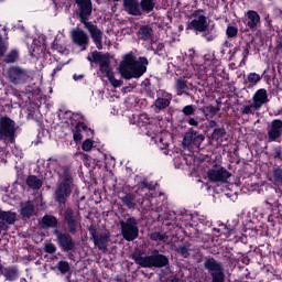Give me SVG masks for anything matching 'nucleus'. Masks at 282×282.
<instances>
[{"mask_svg": "<svg viewBox=\"0 0 282 282\" xmlns=\"http://www.w3.org/2000/svg\"><path fill=\"white\" fill-rule=\"evenodd\" d=\"M2 276H4L6 281H10V282L18 281L20 276L19 267L17 265L4 267Z\"/></svg>", "mask_w": 282, "mask_h": 282, "instance_id": "obj_23", "label": "nucleus"}, {"mask_svg": "<svg viewBox=\"0 0 282 282\" xmlns=\"http://www.w3.org/2000/svg\"><path fill=\"white\" fill-rule=\"evenodd\" d=\"M132 259L134 263L140 268H166L169 265V257L160 253V250L153 249L150 256H143L142 252L132 253Z\"/></svg>", "mask_w": 282, "mask_h": 282, "instance_id": "obj_4", "label": "nucleus"}, {"mask_svg": "<svg viewBox=\"0 0 282 282\" xmlns=\"http://www.w3.org/2000/svg\"><path fill=\"white\" fill-rule=\"evenodd\" d=\"M17 131L19 126L17 121L7 115L0 116V141L4 144H14L17 142Z\"/></svg>", "mask_w": 282, "mask_h": 282, "instance_id": "obj_6", "label": "nucleus"}, {"mask_svg": "<svg viewBox=\"0 0 282 282\" xmlns=\"http://www.w3.org/2000/svg\"><path fill=\"white\" fill-rule=\"evenodd\" d=\"M123 9L131 17L151 14L155 10V0H123Z\"/></svg>", "mask_w": 282, "mask_h": 282, "instance_id": "obj_5", "label": "nucleus"}, {"mask_svg": "<svg viewBox=\"0 0 282 282\" xmlns=\"http://www.w3.org/2000/svg\"><path fill=\"white\" fill-rule=\"evenodd\" d=\"M204 61L205 63H212L213 65H217V63H219V59L215 56V52L205 54Z\"/></svg>", "mask_w": 282, "mask_h": 282, "instance_id": "obj_43", "label": "nucleus"}, {"mask_svg": "<svg viewBox=\"0 0 282 282\" xmlns=\"http://www.w3.org/2000/svg\"><path fill=\"white\" fill-rule=\"evenodd\" d=\"M6 52H8V46L6 41H3V35L0 34V58L6 56Z\"/></svg>", "mask_w": 282, "mask_h": 282, "instance_id": "obj_47", "label": "nucleus"}, {"mask_svg": "<svg viewBox=\"0 0 282 282\" xmlns=\"http://www.w3.org/2000/svg\"><path fill=\"white\" fill-rule=\"evenodd\" d=\"M274 151H275L274 159L275 160H282V149H281V147L275 148Z\"/></svg>", "mask_w": 282, "mask_h": 282, "instance_id": "obj_58", "label": "nucleus"}, {"mask_svg": "<svg viewBox=\"0 0 282 282\" xmlns=\"http://www.w3.org/2000/svg\"><path fill=\"white\" fill-rule=\"evenodd\" d=\"M44 251L47 252V254H54V252H56V245H54L52 242L45 245Z\"/></svg>", "mask_w": 282, "mask_h": 282, "instance_id": "obj_50", "label": "nucleus"}, {"mask_svg": "<svg viewBox=\"0 0 282 282\" xmlns=\"http://www.w3.org/2000/svg\"><path fill=\"white\" fill-rule=\"evenodd\" d=\"M25 184L33 191H41L43 181H41L36 175H29L25 180Z\"/></svg>", "mask_w": 282, "mask_h": 282, "instance_id": "obj_26", "label": "nucleus"}, {"mask_svg": "<svg viewBox=\"0 0 282 282\" xmlns=\"http://www.w3.org/2000/svg\"><path fill=\"white\" fill-rule=\"evenodd\" d=\"M138 191H155V183L144 178L138 183Z\"/></svg>", "mask_w": 282, "mask_h": 282, "instance_id": "obj_32", "label": "nucleus"}, {"mask_svg": "<svg viewBox=\"0 0 282 282\" xmlns=\"http://www.w3.org/2000/svg\"><path fill=\"white\" fill-rule=\"evenodd\" d=\"M220 110L221 109L219 108V106L215 107L213 105L200 108V111L202 113H204V116H208L209 113L210 116H217V113H219Z\"/></svg>", "mask_w": 282, "mask_h": 282, "instance_id": "obj_34", "label": "nucleus"}, {"mask_svg": "<svg viewBox=\"0 0 282 282\" xmlns=\"http://www.w3.org/2000/svg\"><path fill=\"white\" fill-rule=\"evenodd\" d=\"M226 47H232V43H230V42H228V41H225V42L221 44V51H220L221 54H226Z\"/></svg>", "mask_w": 282, "mask_h": 282, "instance_id": "obj_56", "label": "nucleus"}, {"mask_svg": "<svg viewBox=\"0 0 282 282\" xmlns=\"http://www.w3.org/2000/svg\"><path fill=\"white\" fill-rule=\"evenodd\" d=\"M75 129H77L82 133L83 131H85L86 133H91V135H94V130L87 127V123H85V121H78L75 126Z\"/></svg>", "mask_w": 282, "mask_h": 282, "instance_id": "obj_39", "label": "nucleus"}, {"mask_svg": "<svg viewBox=\"0 0 282 282\" xmlns=\"http://www.w3.org/2000/svg\"><path fill=\"white\" fill-rule=\"evenodd\" d=\"M205 270L208 271V274L212 276V282H225L226 273L224 270V264L218 262L215 258H206L204 262Z\"/></svg>", "mask_w": 282, "mask_h": 282, "instance_id": "obj_7", "label": "nucleus"}, {"mask_svg": "<svg viewBox=\"0 0 282 282\" xmlns=\"http://www.w3.org/2000/svg\"><path fill=\"white\" fill-rule=\"evenodd\" d=\"M53 235L56 237L57 246L62 252H74L76 250V241L72 237V234L54 229Z\"/></svg>", "mask_w": 282, "mask_h": 282, "instance_id": "obj_9", "label": "nucleus"}, {"mask_svg": "<svg viewBox=\"0 0 282 282\" xmlns=\"http://www.w3.org/2000/svg\"><path fill=\"white\" fill-rule=\"evenodd\" d=\"M99 72L108 78L109 83L112 85V87L118 88L122 87V79H116V76L113 75V69H111V61L106 59L105 62H101L99 64Z\"/></svg>", "mask_w": 282, "mask_h": 282, "instance_id": "obj_15", "label": "nucleus"}, {"mask_svg": "<svg viewBox=\"0 0 282 282\" xmlns=\"http://www.w3.org/2000/svg\"><path fill=\"white\" fill-rule=\"evenodd\" d=\"M176 89L178 91H184L185 89H188V85L186 84V80L178 78L176 82Z\"/></svg>", "mask_w": 282, "mask_h": 282, "instance_id": "obj_46", "label": "nucleus"}, {"mask_svg": "<svg viewBox=\"0 0 282 282\" xmlns=\"http://www.w3.org/2000/svg\"><path fill=\"white\" fill-rule=\"evenodd\" d=\"M265 206H268V210H274V208H279L281 204H279V200H272V198H269L264 200Z\"/></svg>", "mask_w": 282, "mask_h": 282, "instance_id": "obj_45", "label": "nucleus"}, {"mask_svg": "<svg viewBox=\"0 0 282 282\" xmlns=\"http://www.w3.org/2000/svg\"><path fill=\"white\" fill-rule=\"evenodd\" d=\"M94 148V141H91V139H86L83 144H82V149L83 151H89L90 149Z\"/></svg>", "mask_w": 282, "mask_h": 282, "instance_id": "obj_49", "label": "nucleus"}, {"mask_svg": "<svg viewBox=\"0 0 282 282\" xmlns=\"http://www.w3.org/2000/svg\"><path fill=\"white\" fill-rule=\"evenodd\" d=\"M195 111H197V106L195 105H187V106H184L182 109V113L186 118H191V116H195Z\"/></svg>", "mask_w": 282, "mask_h": 282, "instance_id": "obj_35", "label": "nucleus"}, {"mask_svg": "<svg viewBox=\"0 0 282 282\" xmlns=\"http://www.w3.org/2000/svg\"><path fill=\"white\" fill-rule=\"evenodd\" d=\"M254 109H257V106H254V102L251 105H246L241 108V113L242 116L254 115Z\"/></svg>", "mask_w": 282, "mask_h": 282, "instance_id": "obj_42", "label": "nucleus"}, {"mask_svg": "<svg viewBox=\"0 0 282 282\" xmlns=\"http://www.w3.org/2000/svg\"><path fill=\"white\" fill-rule=\"evenodd\" d=\"M261 75L257 74V73H249L247 76V83L248 84V89H252V87H254L256 85H259V83H261Z\"/></svg>", "mask_w": 282, "mask_h": 282, "instance_id": "obj_30", "label": "nucleus"}, {"mask_svg": "<svg viewBox=\"0 0 282 282\" xmlns=\"http://www.w3.org/2000/svg\"><path fill=\"white\" fill-rule=\"evenodd\" d=\"M202 13H204L202 9L191 13L189 18L193 20L187 22L186 30H193L195 34H202L207 43H213L217 39V24L215 22L209 24L208 18Z\"/></svg>", "mask_w": 282, "mask_h": 282, "instance_id": "obj_1", "label": "nucleus"}, {"mask_svg": "<svg viewBox=\"0 0 282 282\" xmlns=\"http://www.w3.org/2000/svg\"><path fill=\"white\" fill-rule=\"evenodd\" d=\"M108 58H109V55L101 54L98 51H94L91 53V57L88 56L87 61H89V63H99V65H100V64L105 63Z\"/></svg>", "mask_w": 282, "mask_h": 282, "instance_id": "obj_29", "label": "nucleus"}, {"mask_svg": "<svg viewBox=\"0 0 282 282\" xmlns=\"http://www.w3.org/2000/svg\"><path fill=\"white\" fill-rule=\"evenodd\" d=\"M159 96L154 101V111L155 113H160V111H164L167 107H171V100H173V95L171 93H166L165 90H159Z\"/></svg>", "mask_w": 282, "mask_h": 282, "instance_id": "obj_16", "label": "nucleus"}, {"mask_svg": "<svg viewBox=\"0 0 282 282\" xmlns=\"http://www.w3.org/2000/svg\"><path fill=\"white\" fill-rule=\"evenodd\" d=\"M147 65H149V59L147 57H139V59H137L133 52H130L123 56L119 66V72L124 80L142 78V76L147 74Z\"/></svg>", "mask_w": 282, "mask_h": 282, "instance_id": "obj_2", "label": "nucleus"}, {"mask_svg": "<svg viewBox=\"0 0 282 282\" xmlns=\"http://www.w3.org/2000/svg\"><path fill=\"white\" fill-rule=\"evenodd\" d=\"M121 234L126 241H135L140 230L138 229V220L135 217H129L126 221H120Z\"/></svg>", "mask_w": 282, "mask_h": 282, "instance_id": "obj_10", "label": "nucleus"}, {"mask_svg": "<svg viewBox=\"0 0 282 282\" xmlns=\"http://www.w3.org/2000/svg\"><path fill=\"white\" fill-rule=\"evenodd\" d=\"M267 23H268V28H272V20H269Z\"/></svg>", "mask_w": 282, "mask_h": 282, "instance_id": "obj_64", "label": "nucleus"}, {"mask_svg": "<svg viewBox=\"0 0 282 282\" xmlns=\"http://www.w3.org/2000/svg\"><path fill=\"white\" fill-rule=\"evenodd\" d=\"M177 252L181 257H184V259H186V257H188V247L180 246Z\"/></svg>", "mask_w": 282, "mask_h": 282, "instance_id": "obj_52", "label": "nucleus"}, {"mask_svg": "<svg viewBox=\"0 0 282 282\" xmlns=\"http://www.w3.org/2000/svg\"><path fill=\"white\" fill-rule=\"evenodd\" d=\"M121 202H122L123 206L129 208V210H134V208L137 206V204H135V194H133V193H126L121 197Z\"/></svg>", "mask_w": 282, "mask_h": 282, "instance_id": "obj_27", "label": "nucleus"}, {"mask_svg": "<svg viewBox=\"0 0 282 282\" xmlns=\"http://www.w3.org/2000/svg\"><path fill=\"white\" fill-rule=\"evenodd\" d=\"M207 177L209 182H214L215 184H228V180L232 177V173L226 170V167H214L208 170Z\"/></svg>", "mask_w": 282, "mask_h": 282, "instance_id": "obj_13", "label": "nucleus"}, {"mask_svg": "<svg viewBox=\"0 0 282 282\" xmlns=\"http://www.w3.org/2000/svg\"><path fill=\"white\" fill-rule=\"evenodd\" d=\"M273 182L276 185H282V169L276 167L273 170Z\"/></svg>", "mask_w": 282, "mask_h": 282, "instance_id": "obj_41", "label": "nucleus"}, {"mask_svg": "<svg viewBox=\"0 0 282 282\" xmlns=\"http://www.w3.org/2000/svg\"><path fill=\"white\" fill-rule=\"evenodd\" d=\"M8 77L13 85H23L28 83V79L30 78L28 70L19 66H11L8 69Z\"/></svg>", "mask_w": 282, "mask_h": 282, "instance_id": "obj_14", "label": "nucleus"}, {"mask_svg": "<svg viewBox=\"0 0 282 282\" xmlns=\"http://www.w3.org/2000/svg\"><path fill=\"white\" fill-rule=\"evenodd\" d=\"M151 239L153 241H164V235H162L160 232H154V234H152Z\"/></svg>", "mask_w": 282, "mask_h": 282, "instance_id": "obj_54", "label": "nucleus"}, {"mask_svg": "<svg viewBox=\"0 0 282 282\" xmlns=\"http://www.w3.org/2000/svg\"><path fill=\"white\" fill-rule=\"evenodd\" d=\"M162 50H164V43H159L156 45L155 52H162Z\"/></svg>", "mask_w": 282, "mask_h": 282, "instance_id": "obj_59", "label": "nucleus"}, {"mask_svg": "<svg viewBox=\"0 0 282 282\" xmlns=\"http://www.w3.org/2000/svg\"><path fill=\"white\" fill-rule=\"evenodd\" d=\"M0 220L7 226H14L17 224V213L0 209Z\"/></svg>", "mask_w": 282, "mask_h": 282, "instance_id": "obj_24", "label": "nucleus"}, {"mask_svg": "<svg viewBox=\"0 0 282 282\" xmlns=\"http://www.w3.org/2000/svg\"><path fill=\"white\" fill-rule=\"evenodd\" d=\"M73 78L75 79V80H83V78H85V75H74L73 76Z\"/></svg>", "mask_w": 282, "mask_h": 282, "instance_id": "obj_60", "label": "nucleus"}, {"mask_svg": "<svg viewBox=\"0 0 282 282\" xmlns=\"http://www.w3.org/2000/svg\"><path fill=\"white\" fill-rule=\"evenodd\" d=\"M137 34L141 41H149L153 37V26L144 24L139 29Z\"/></svg>", "mask_w": 282, "mask_h": 282, "instance_id": "obj_25", "label": "nucleus"}, {"mask_svg": "<svg viewBox=\"0 0 282 282\" xmlns=\"http://www.w3.org/2000/svg\"><path fill=\"white\" fill-rule=\"evenodd\" d=\"M43 228H56L58 226V218L53 215H45L42 218Z\"/></svg>", "mask_w": 282, "mask_h": 282, "instance_id": "obj_28", "label": "nucleus"}, {"mask_svg": "<svg viewBox=\"0 0 282 282\" xmlns=\"http://www.w3.org/2000/svg\"><path fill=\"white\" fill-rule=\"evenodd\" d=\"M57 270L61 272V274H67L69 272L70 267L69 262L62 260L57 263Z\"/></svg>", "mask_w": 282, "mask_h": 282, "instance_id": "obj_40", "label": "nucleus"}, {"mask_svg": "<svg viewBox=\"0 0 282 282\" xmlns=\"http://www.w3.org/2000/svg\"><path fill=\"white\" fill-rule=\"evenodd\" d=\"M240 50L239 46H235L232 50H229V61H235V56H237V52Z\"/></svg>", "mask_w": 282, "mask_h": 282, "instance_id": "obj_53", "label": "nucleus"}, {"mask_svg": "<svg viewBox=\"0 0 282 282\" xmlns=\"http://www.w3.org/2000/svg\"><path fill=\"white\" fill-rule=\"evenodd\" d=\"M84 25L87 28L97 50H102V31L98 29V25L93 24L91 22H86Z\"/></svg>", "mask_w": 282, "mask_h": 282, "instance_id": "obj_19", "label": "nucleus"}, {"mask_svg": "<svg viewBox=\"0 0 282 282\" xmlns=\"http://www.w3.org/2000/svg\"><path fill=\"white\" fill-rule=\"evenodd\" d=\"M252 101L258 111L265 102H270V99H268V90L265 88L258 89L252 97Z\"/></svg>", "mask_w": 282, "mask_h": 282, "instance_id": "obj_21", "label": "nucleus"}, {"mask_svg": "<svg viewBox=\"0 0 282 282\" xmlns=\"http://www.w3.org/2000/svg\"><path fill=\"white\" fill-rule=\"evenodd\" d=\"M248 21H247V28L251 30V32H257V28L259 23H261V15H259V12L254 10L247 11L246 14Z\"/></svg>", "mask_w": 282, "mask_h": 282, "instance_id": "obj_22", "label": "nucleus"}, {"mask_svg": "<svg viewBox=\"0 0 282 282\" xmlns=\"http://www.w3.org/2000/svg\"><path fill=\"white\" fill-rule=\"evenodd\" d=\"M77 6V19L80 23H89L91 12H94V2L91 0H75Z\"/></svg>", "mask_w": 282, "mask_h": 282, "instance_id": "obj_11", "label": "nucleus"}, {"mask_svg": "<svg viewBox=\"0 0 282 282\" xmlns=\"http://www.w3.org/2000/svg\"><path fill=\"white\" fill-rule=\"evenodd\" d=\"M250 55V44H246L242 50V59L240 65H246V61H248V56Z\"/></svg>", "mask_w": 282, "mask_h": 282, "instance_id": "obj_44", "label": "nucleus"}, {"mask_svg": "<svg viewBox=\"0 0 282 282\" xmlns=\"http://www.w3.org/2000/svg\"><path fill=\"white\" fill-rule=\"evenodd\" d=\"M268 141L269 142H276L282 137V120L274 119L271 121V126L268 130Z\"/></svg>", "mask_w": 282, "mask_h": 282, "instance_id": "obj_20", "label": "nucleus"}, {"mask_svg": "<svg viewBox=\"0 0 282 282\" xmlns=\"http://www.w3.org/2000/svg\"><path fill=\"white\" fill-rule=\"evenodd\" d=\"M145 96L155 100V86L151 85V82H148L144 86Z\"/></svg>", "mask_w": 282, "mask_h": 282, "instance_id": "obj_36", "label": "nucleus"}, {"mask_svg": "<svg viewBox=\"0 0 282 282\" xmlns=\"http://www.w3.org/2000/svg\"><path fill=\"white\" fill-rule=\"evenodd\" d=\"M275 50H278V52H282V41H280L276 46Z\"/></svg>", "mask_w": 282, "mask_h": 282, "instance_id": "obj_61", "label": "nucleus"}, {"mask_svg": "<svg viewBox=\"0 0 282 282\" xmlns=\"http://www.w3.org/2000/svg\"><path fill=\"white\" fill-rule=\"evenodd\" d=\"M73 140L74 142L78 143L83 141V133L80 132V130H78V128L73 130Z\"/></svg>", "mask_w": 282, "mask_h": 282, "instance_id": "obj_48", "label": "nucleus"}, {"mask_svg": "<svg viewBox=\"0 0 282 282\" xmlns=\"http://www.w3.org/2000/svg\"><path fill=\"white\" fill-rule=\"evenodd\" d=\"M8 230H10V227L6 223L0 220V235L1 232H8Z\"/></svg>", "mask_w": 282, "mask_h": 282, "instance_id": "obj_57", "label": "nucleus"}, {"mask_svg": "<svg viewBox=\"0 0 282 282\" xmlns=\"http://www.w3.org/2000/svg\"><path fill=\"white\" fill-rule=\"evenodd\" d=\"M19 61V51L17 48L11 50L6 57L3 58V63H17Z\"/></svg>", "mask_w": 282, "mask_h": 282, "instance_id": "obj_33", "label": "nucleus"}, {"mask_svg": "<svg viewBox=\"0 0 282 282\" xmlns=\"http://www.w3.org/2000/svg\"><path fill=\"white\" fill-rule=\"evenodd\" d=\"M63 219L69 235H76L78 228H80V213L74 210L72 207H67L64 210Z\"/></svg>", "mask_w": 282, "mask_h": 282, "instance_id": "obj_8", "label": "nucleus"}, {"mask_svg": "<svg viewBox=\"0 0 282 282\" xmlns=\"http://www.w3.org/2000/svg\"><path fill=\"white\" fill-rule=\"evenodd\" d=\"M74 188H76L74 174H72L69 169H65L61 174L54 191V199L58 206H65V204H67V199L72 197Z\"/></svg>", "mask_w": 282, "mask_h": 282, "instance_id": "obj_3", "label": "nucleus"}, {"mask_svg": "<svg viewBox=\"0 0 282 282\" xmlns=\"http://www.w3.org/2000/svg\"><path fill=\"white\" fill-rule=\"evenodd\" d=\"M204 140H206L204 134H199V132L189 129L183 138V144L184 147H192V144H194V147H199Z\"/></svg>", "mask_w": 282, "mask_h": 282, "instance_id": "obj_18", "label": "nucleus"}, {"mask_svg": "<svg viewBox=\"0 0 282 282\" xmlns=\"http://www.w3.org/2000/svg\"><path fill=\"white\" fill-rule=\"evenodd\" d=\"M89 235L95 243V246L100 250L101 252H107L109 241L111 239V234L109 232H104L101 235H98V229L96 227L90 226Z\"/></svg>", "mask_w": 282, "mask_h": 282, "instance_id": "obj_12", "label": "nucleus"}, {"mask_svg": "<svg viewBox=\"0 0 282 282\" xmlns=\"http://www.w3.org/2000/svg\"><path fill=\"white\" fill-rule=\"evenodd\" d=\"M59 45L56 42H53V50H58Z\"/></svg>", "mask_w": 282, "mask_h": 282, "instance_id": "obj_63", "label": "nucleus"}, {"mask_svg": "<svg viewBox=\"0 0 282 282\" xmlns=\"http://www.w3.org/2000/svg\"><path fill=\"white\" fill-rule=\"evenodd\" d=\"M239 34V29L235 25H228L226 29V36L228 39H236V36Z\"/></svg>", "mask_w": 282, "mask_h": 282, "instance_id": "obj_38", "label": "nucleus"}, {"mask_svg": "<svg viewBox=\"0 0 282 282\" xmlns=\"http://www.w3.org/2000/svg\"><path fill=\"white\" fill-rule=\"evenodd\" d=\"M226 135L225 128H215L212 133V138L216 141L221 140Z\"/></svg>", "mask_w": 282, "mask_h": 282, "instance_id": "obj_37", "label": "nucleus"}, {"mask_svg": "<svg viewBox=\"0 0 282 282\" xmlns=\"http://www.w3.org/2000/svg\"><path fill=\"white\" fill-rule=\"evenodd\" d=\"M63 67H65V64H58L52 72V78H56L57 72H63Z\"/></svg>", "mask_w": 282, "mask_h": 282, "instance_id": "obj_55", "label": "nucleus"}, {"mask_svg": "<svg viewBox=\"0 0 282 282\" xmlns=\"http://www.w3.org/2000/svg\"><path fill=\"white\" fill-rule=\"evenodd\" d=\"M70 39L75 45L82 47L83 51L87 50L89 45V35L83 29L76 28L70 32Z\"/></svg>", "mask_w": 282, "mask_h": 282, "instance_id": "obj_17", "label": "nucleus"}, {"mask_svg": "<svg viewBox=\"0 0 282 282\" xmlns=\"http://www.w3.org/2000/svg\"><path fill=\"white\" fill-rule=\"evenodd\" d=\"M185 122L189 124V127H199L198 118L187 117V119H185Z\"/></svg>", "mask_w": 282, "mask_h": 282, "instance_id": "obj_51", "label": "nucleus"}, {"mask_svg": "<svg viewBox=\"0 0 282 282\" xmlns=\"http://www.w3.org/2000/svg\"><path fill=\"white\" fill-rule=\"evenodd\" d=\"M20 214L25 217L26 219H30L32 215H34V205L32 203H26L20 210Z\"/></svg>", "mask_w": 282, "mask_h": 282, "instance_id": "obj_31", "label": "nucleus"}, {"mask_svg": "<svg viewBox=\"0 0 282 282\" xmlns=\"http://www.w3.org/2000/svg\"><path fill=\"white\" fill-rule=\"evenodd\" d=\"M170 282H180V279L177 278V275H174V276L170 280Z\"/></svg>", "mask_w": 282, "mask_h": 282, "instance_id": "obj_62", "label": "nucleus"}]
</instances>
